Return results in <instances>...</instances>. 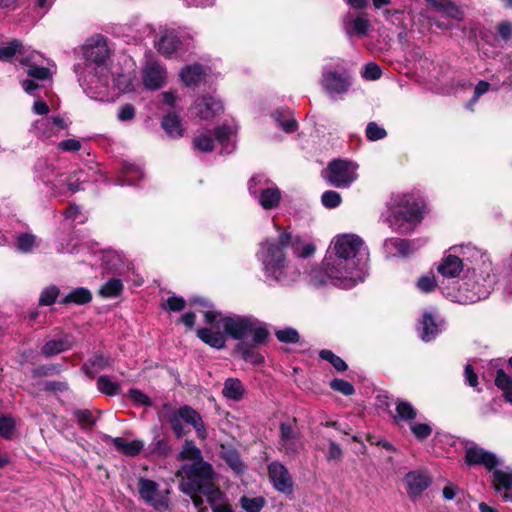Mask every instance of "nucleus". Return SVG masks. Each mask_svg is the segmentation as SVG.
Masks as SVG:
<instances>
[{
	"mask_svg": "<svg viewBox=\"0 0 512 512\" xmlns=\"http://www.w3.org/2000/svg\"><path fill=\"white\" fill-rule=\"evenodd\" d=\"M330 387L333 390H335L345 396H350V395L354 394V392H355L353 385L351 383H349L348 381L342 380V379L332 380L330 382Z\"/></svg>",
	"mask_w": 512,
	"mask_h": 512,
	"instance_id": "nucleus-52",
	"label": "nucleus"
},
{
	"mask_svg": "<svg viewBox=\"0 0 512 512\" xmlns=\"http://www.w3.org/2000/svg\"><path fill=\"white\" fill-rule=\"evenodd\" d=\"M421 326V338L425 342L434 339L436 335L441 331V322H438L436 318H434L430 313H425L423 315Z\"/></svg>",
	"mask_w": 512,
	"mask_h": 512,
	"instance_id": "nucleus-27",
	"label": "nucleus"
},
{
	"mask_svg": "<svg viewBox=\"0 0 512 512\" xmlns=\"http://www.w3.org/2000/svg\"><path fill=\"white\" fill-rule=\"evenodd\" d=\"M37 246L36 237L32 234H21L17 237L16 247L22 253H29Z\"/></svg>",
	"mask_w": 512,
	"mask_h": 512,
	"instance_id": "nucleus-46",
	"label": "nucleus"
},
{
	"mask_svg": "<svg viewBox=\"0 0 512 512\" xmlns=\"http://www.w3.org/2000/svg\"><path fill=\"white\" fill-rule=\"evenodd\" d=\"M469 244H467L468 246ZM466 247V245L453 246L449 249L450 253L445 255L441 263L438 266V272L447 278H455L460 275L464 268V262L466 265L471 264L467 262L459 251L455 252V248Z\"/></svg>",
	"mask_w": 512,
	"mask_h": 512,
	"instance_id": "nucleus-15",
	"label": "nucleus"
},
{
	"mask_svg": "<svg viewBox=\"0 0 512 512\" xmlns=\"http://www.w3.org/2000/svg\"><path fill=\"white\" fill-rule=\"evenodd\" d=\"M404 482L408 495L411 498L419 497L431 484L428 473L424 470H415L406 474Z\"/></svg>",
	"mask_w": 512,
	"mask_h": 512,
	"instance_id": "nucleus-18",
	"label": "nucleus"
},
{
	"mask_svg": "<svg viewBox=\"0 0 512 512\" xmlns=\"http://www.w3.org/2000/svg\"><path fill=\"white\" fill-rule=\"evenodd\" d=\"M73 415L77 419L82 429H90L96 423V419L90 410L77 409L73 412Z\"/></svg>",
	"mask_w": 512,
	"mask_h": 512,
	"instance_id": "nucleus-43",
	"label": "nucleus"
},
{
	"mask_svg": "<svg viewBox=\"0 0 512 512\" xmlns=\"http://www.w3.org/2000/svg\"><path fill=\"white\" fill-rule=\"evenodd\" d=\"M92 299L91 292L84 287H78L70 291L62 300L63 304L83 305L89 303Z\"/></svg>",
	"mask_w": 512,
	"mask_h": 512,
	"instance_id": "nucleus-37",
	"label": "nucleus"
},
{
	"mask_svg": "<svg viewBox=\"0 0 512 512\" xmlns=\"http://www.w3.org/2000/svg\"><path fill=\"white\" fill-rule=\"evenodd\" d=\"M358 165L345 160H333L325 171L326 180L334 187L346 188L357 179Z\"/></svg>",
	"mask_w": 512,
	"mask_h": 512,
	"instance_id": "nucleus-10",
	"label": "nucleus"
},
{
	"mask_svg": "<svg viewBox=\"0 0 512 512\" xmlns=\"http://www.w3.org/2000/svg\"><path fill=\"white\" fill-rule=\"evenodd\" d=\"M185 307V300L181 297L171 296L163 304V308L170 311H181Z\"/></svg>",
	"mask_w": 512,
	"mask_h": 512,
	"instance_id": "nucleus-62",
	"label": "nucleus"
},
{
	"mask_svg": "<svg viewBox=\"0 0 512 512\" xmlns=\"http://www.w3.org/2000/svg\"><path fill=\"white\" fill-rule=\"evenodd\" d=\"M68 124L59 116L41 118L34 122L33 129L36 135L51 138L59 131L66 129Z\"/></svg>",
	"mask_w": 512,
	"mask_h": 512,
	"instance_id": "nucleus-21",
	"label": "nucleus"
},
{
	"mask_svg": "<svg viewBox=\"0 0 512 512\" xmlns=\"http://www.w3.org/2000/svg\"><path fill=\"white\" fill-rule=\"evenodd\" d=\"M203 313L205 322L211 327L199 328L197 336L205 344L215 349H223L226 338L243 341L252 336L255 345H263L269 338V331L265 324L250 315L231 314L222 316L220 312L212 309L199 310Z\"/></svg>",
	"mask_w": 512,
	"mask_h": 512,
	"instance_id": "nucleus-3",
	"label": "nucleus"
},
{
	"mask_svg": "<svg viewBox=\"0 0 512 512\" xmlns=\"http://www.w3.org/2000/svg\"><path fill=\"white\" fill-rule=\"evenodd\" d=\"M108 53L107 43L102 36H98L96 39L92 40V42L85 45V70L89 74L95 72L91 80H88L86 75H80L78 78L81 86L87 93H89V90L98 89L107 85V68L104 66V62L108 57Z\"/></svg>",
	"mask_w": 512,
	"mask_h": 512,
	"instance_id": "nucleus-7",
	"label": "nucleus"
},
{
	"mask_svg": "<svg viewBox=\"0 0 512 512\" xmlns=\"http://www.w3.org/2000/svg\"><path fill=\"white\" fill-rule=\"evenodd\" d=\"M241 507L247 512H260L264 506V499L262 497L249 498L246 496L240 499Z\"/></svg>",
	"mask_w": 512,
	"mask_h": 512,
	"instance_id": "nucleus-48",
	"label": "nucleus"
},
{
	"mask_svg": "<svg viewBox=\"0 0 512 512\" xmlns=\"http://www.w3.org/2000/svg\"><path fill=\"white\" fill-rule=\"evenodd\" d=\"M495 385L505 391V399L512 403V377L507 375L503 370H498Z\"/></svg>",
	"mask_w": 512,
	"mask_h": 512,
	"instance_id": "nucleus-40",
	"label": "nucleus"
},
{
	"mask_svg": "<svg viewBox=\"0 0 512 512\" xmlns=\"http://www.w3.org/2000/svg\"><path fill=\"white\" fill-rule=\"evenodd\" d=\"M59 288L56 286H50L45 288L39 298V304L41 306H49L55 302L59 295Z\"/></svg>",
	"mask_w": 512,
	"mask_h": 512,
	"instance_id": "nucleus-50",
	"label": "nucleus"
},
{
	"mask_svg": "<svg viewBox=\"0 0 512 512\" xmlns=\"http://www.w3.org/2000/svg\"><path fill=\"white\" fill-rule=\"evenodd\" d=\"M368 250L355 234L336 236L323 260L322 267L313 268L309 282L316 287L332 284L350 289L363 282L368 271Z\"/></svg>",
	"mask_w": 512,
	"mask_h": 512,
	"instance_id": "nucleus-1",
	"label": "nucleus"
},
{
	"mask_svg": "<svg viewBox=\"0 0 512 512\" xmlns=\"http://www.w3.org/2000/svg\"><path fill=\"white\" fill-rule=\"evenodd\" d=\"M268 476L275 490L285 495L293 492V479L287 467L280 461H273L268 465Z\"/></svg>",
	"mask_w": 512,
	"mask_h": 512,
	"instance_id": "nucleus-14",
	"label": "nucleus"
},
{
	"mask_svg": "<svg viewBox=\"0 0 512 512\" xmlns=\"http://www.w3.org/2000/svg\"><path fill=\"white\" fill-rule=\"evenodd\" d=\"M161 417L165 419L177 438L186 434L182 422L191 425L200 439L207 437V430L200 414L188 405L174 408L168 404L164 405Z\"/></svg>",
	"mask_w": 512,
	"mask_h": 512,
	"instance_id": "nucleus-9",
	"label": "nucleus"
},
{
	"mask_svg": "<svg viewBox=\"0 0 512 512\" xmlns=\"http://www.w3.org/2000/svg\"><path fill=\"white\" fill-rule=\"evenodd\" d=\"M417 416L416 409L412 406L411 403L407 401H398L396 404V416L395 420L397 421H413Z\"/></svg>",
	"mask_w": 512,
	"mask_h": 512,
	"instance_id": "nucleus-39",
	"label": "nucleus"
},
{
	"mask_svg": "<svg viewBox=\"0 0 512 512\" xmlns=\"http://www.w3.org/2000/svg\"><path fill=\"white\" fill-rule=\"evenodd\" d=\"M75 339L72 335L65 334L59 339L48 340L41 348L43 355L50 357L67 351L73 347Z\"/></svg>",
	"mask_w": 512,
	"mask_h": 512,
	"instance_id": "nucleus-23",
	"label": "nucleus"
},
{
	"mask_svg": "<svg viewBox=\"0 0 512 512\" xmlns=\"http://www.w3.org/2000/svg\"><path fill=\"white\" fill-rule=\"evenodd\" d=\"M202 494L207 497L212 512H234L231 505L224 500L223 494L212 481L204 484L199 488L198 495Z\"/></svg>",
	"mask_w": 512,
	"mask_h": 512,
	"instance_id": "nucleus-17",
	"label": "nucleus"
},
{
	"mask_svg": "<svg viewBox=\"0 0 512 512\" xmlns=\"http://www.w3.org/2000/svg\"><path fill=\"white\" fill-rule=\"evenodd\" d=\"M410 428L414 436L419 440L427 438L432 432L431 427L426 423H412Z\"/></svg>",
	"mask_w": 512,
	"mask_h": 512,
	"instance_id": "nucleus-58",
	"label": "nucleus"
},
{
	"mask_svg": "<svg viewBox=\"0 0 512 512\" xmlns=\"http://www.w3.org/2000/svg\"><path fill=\"white\" fill-rule=\"evenodd\" d=\"M52 190L54 194H65L67 192L75 193L80 187L71 181L70 177L61 174L58 175L53 181H51Z\"/></svg>",
	"mask_w": 512,
	"mask_h": 512,
	"instance_id": "nucleus-36",
	"label": "nucleus"
},
{
	"mask_svg": "<svg viewBox=\"0 0 512 512\" xmlns=\"http://www.w3.org/2000/svg\"><path fill=\"white\" fill-rule=\"evenodd\" d=\"M222 458L237 475H240L244 472L245 465L236 450L231 448H223Z\"/></svg>",
	"mask_w": 512,
	"mask_h": 512,
	"instance_id": "nucleus-38",
	"label": "nucleus"
},
{
	"mask_svg": "<svg viewBox=\"0 0 512 512\" xmlns=\"http://www.w3.org/2000/svg\"><path fill=\"white\" fill-rule=\"evenodd\" d=\"M180 76L186 86H196L202 81L204 70L198 64L190 65L181 71Z\"/></svg>",
	"mask_w": 512,
	"mask_h": 512,
	"instance_id": "nucleus-34",
	"label": "nucleus"
},
{
	"mask_svg": "<svg viewBox=\"0 0 512 512\" xmlns=\"http://www.w3.org/2000/svg\"><path fill=\"white\" fill-rule=\"evenodd\" d=\"M386 130L375 122L368 123L366 127V136L370 141H377L385 138Z\"/></svg>",
	"mask_w": 512,
	"mask_h": 512,
	"instance_id": "nucleus-51",
	"label": "nucleus"
},
{
	"mask_svg": "<svg viewBox=\"0 0 512 512\" xmlns=\"http://www.w3.org/2000/svg\"><path fill=\"white\" fill-rule=\"evenodd\" d=\"M180 40L174 32H166L157 43V49L163 55L169 57L178 50Z\"/></svg>",
	"mask_w": 512,
	"mask_h": 512,
	"instance_id": "nucleus-32",
	"label": "nucleus"
},
{
	"mask_svg": "<svg viewBox=\"0 0 512 512\" xmlns=\"http://www.w3.org/2000/svg\"><path fill=\"white\" fill-rule=\"evenodd\" d=\"M303 449L304 443L301 440L300 433L294 430L290 425L282 423L280 425L278 450L285 456L294 459Z\"/></svg>",
	"mask_w": 512,
	"mask_h": 512,
	"instance_id": "nucleus-13",
	"label": "nucleus"
},
{
	"mask_svg": "<svg viewBox=\"0 0 512 512\" xmlns=\"http://www.w3.org/2000/svg\"><path fill=\"white\" fill-rule=\"evenodd\" d=\"M255 344H249L246 342H240L236 350L240 353L242 359L253 365H259L263 363L264 357L255 349Z\"/></svg>",
	"mask_w": 512,
	"mask_h": 512,
	"instance_id": "nucleus-33",
	"label": "nucleus"
},
{
	"mask_svg": "<svg viewBox=\"0 0 512 512\" xmlns=\"http://www.w3.org/2000/svg\"><path fill=\"white\" fill-rule=\"evenodd\" d=\"M193 113L202 120H210L223 111L220 100L214 97H200L192 106Z\"/></svg>",
	"mask_w": 512,
	"mask_h": 512,
	"instance_id": "nucleus-19",
	"label": "nucleus"
},
{
	"mask_svg": "<svg viewBox=\"0 0 512 512\" xmlns=\"http://www.w3.org/2000/svg\"><path fill=\"white\" fill-rule=\"evenodd\" d=\"M134 116H135V108L133 107V105H131L129 103L122 105L119 108V111L117 114V118L120 121L132 120L134 118Z\"/></svg>",
	"mask_w": 512,
	"mask_h": 512,
	"instance_id": "nucleus-63",
	"label": "nucleus"
},
{
	"mask_svg": "<svg viewBox=\"0 0 512 512\" xmlns=\"http://www.w3.org/2000/svg\"><path fill=\"white\" fill-rule=\"evenodd\" d=\"M59 149L66 152H76L81 149L80 141L76 139L63 140L58 145Z\"/></svg>",
	"mask_w": 512,
	"mask_h": 512,
	"instance_id": "nucleus-64",
	"label": "nucleus"
},
{
	"mask_svg": "<svg viewBox=\"0 0 512 512\" xmlns=\"http://www.w3.org/2000/svg\"><path fill=\"white\" fill-rule=\"evenodd\" d=\"M276 337L280 342L296 343L299 341V334L293 328H285L276 332Z\"/></svg>",
	"mask_w": 512,
	"mask_h": 512,
	"instance_id": "nucleus-54",
	"label": "nucleus"
},
{
	"mask_svg": "<svg viewBox=\"0 0 512 512\" xmlns=\"http://www.w3.org/2000/svg\"><path fill=\"white\" fill-rule=\"evenodd\" d=\"M455 252L471 264L469 274L462 281H454L452 287H441L443 295L459 304H473L486 299L494 288L496 275L492 261L486 251L476 246L455 248Z\"/></svg>",
	"mask_w": 512,
	"mask_h": 512,
	"instance_id": "nucleus-2",
	"label": "nucleus"
},
{
	"mask_svg": "<svg viewBox=\"0 0 512 512\" xmlns=\"http://www.w3.org/2000/svg\"><path fill=\"white\" fill-rule=\"evenodd\" d=\"M179 459L192 461L191 464H184L177 474L181 477L179 488L183 493L191 497L196 508H200L203 504V499L198 495V490L202 485L213 481V468L202 459L200 449L189 440L184 442Z\"/></svg>",
	"mask_w": 512,
	"mask_h": 512,
	"instance_id": "nucleus-5",
	"label": "nucleus"
},
{
	"mask_svg": "<svg viewBox=\"0 0 512 512\" xmlns=\"http://www.w3.org/2000/svg\"><path fill=\"white\" fill-rule=\"evenodd\" d=\"M111 440L119 452L128 456L138 455L144 447V443L141 440L128 441L122 437L112 438Z\"/></svg>",
	"mask_w": 512,
	"mask_h": 512,
	"instance_id": "nucleus-28",
	"label": "nucleus"
},
{
	"mask_svg": "<svg viewBox=\"0 0 512 512\" xmlns=\"http://www.w3.org/2000/svg\"><path fill=\"white\" fill-rule=\"evenodd\" d=\"M162 128L171 138H178L183 135V127L181 120L175 113H168L161 122Z\"/></svg>",
	"mask_w": 512,
	"mask_h": 512,
	"instance_id": "nucleus-31",
	"label": "nucleus"
},
{
	"mask_svg": "<svg viewBox=\"0 0 512 512\" xmlns=\"http://www.w3.org/2000/svg\"><path fill=\"white\" fill-rule=\"evenodd\" d=\"M29 53L20 41L13 40L8 45L0 47V61H7L16 55L21 59Z\"/></svg>",
	"mask_w": 512,
	"mask_h": 512,
	"instance_id": "nucleus-35",
	"label": "nucleus"
},
{
	"mask_svg": "<svg viewBox=\"0 0 512 512\" xmlns=\"http://www.w3.org/2000/svg\"><path fill=\"white\" fill-rule=\"evenodd\" d=\"M134 176L141 178L143 176L141 169L133 164L127 165L124 167L123 177L118 179L117 184L120 186L133 185L136 183L134 180Z\"/></svg>",
	"mask_w": 512,
	"mask_h": 512,
	"instance_id": "nucleus-42",
	"label": "nucleus"
},
{
	"mask_svg": "<svg viewBox=\"0 0 512 512\" xmlns=\"http://www.w3.org/2000/svg\"><path fill=\"white\" fill-rule=\"evenodd\" d=\"M142 78L146 88L159 89L165 84L166 71L158 62L148 61L143 69Z\"/></svg>",
	"mask_w": 512,
	"mask_h": 512,
	"instance_id": "nucleus-20",
	"label": "nucleus"
},
{
	"mask_svg": "<svg viewBox=\"0 0 512 512\" xmlns=\"http://www.w3.org/2000/svg\"><path fill=\"white\" fill-rule=\"evenodd\" d=\"M272 184L273 183L264 175H255L250 179L248 189L251 195L257 196L263 188L269 187Z\"/></svg>",
	"mask_w": 512,
	"mask_h": 512,
	"instance_id": "nucleus-47",
	"label": "nucleus"
},
{
	"mask_svg": "<svg viewBox=\"0 0 512 512\" xmlns=\"http://www.w3.org/2000/svg\"><path fill=\"white\" fill-rule=\"evenodd\" d=\"M195 149L201 152H210L214 148L213 139L205 133H200L193 140Z\"/></svg>",
	"mask_w": 512,
	"mask_h": 512,
	"instance_id": "nucleus-49",
	"label": "nucleus"
},
{
	"mask_svg": "<svg viewBox=\"0 0 512 512\" xmlns=\"http://www.w3.org/2000/svg\"><path fill=\"white\" fill-rule=\"evenodd\" d=\"M436 285L437 283L433 275H424L417 281V288L424 293L433 291Z\"/></svg>",
	"mask_w": 512,
	"mask_h": 512,
	"instance_id": "nucleus-57",
	"label": "nucleus"
},
{
	"mask_svg": "<svg viewBox=\"0 0 512 512\" xmlns=\"http://www.w3.org/2000/svg\"><path fill=\"white\" fill-rule=\"evenodd\" d=\"M343 28L345 33L349 36L364 37L370 30L371 24L368 15L365 13L352 14L347 13L343 18Z\"/></svg>",
	"mask_w": 512,
	"mask_h": 512,
	"instance_id": "nucleus-16",
	"label": "nucleus"
},
{
	"mask_svg": "<svg viewBox=\"0 0 512 512\" xmlns=\"http://www.w3.org/2000/svg\"><path fill=\"white\" fill-rule=\"evenodd\" d=\"M434 12L442 13L452 19L461 20L463 13L459 7L449 0H427Z\"/></svg>",
	"mask_w": 512,
	"mask_h": 512,
	"instance_id": "nucleus-26",
	"label": "nucleus"
},
{
	"mask_svg": "<svg viewBox=\"0 0 512 512\" xmlns=\"http://www.w3.org/2000/svg\"><path fill=\"white\" fill-rule=\"evenodd\" d=\"M123 289V284L119 279H110L100 289V294L103 297H116Z\"/></svg>",
	"mask_w": 512,
	"mask_h": 512,
	"instance_id": "nucleus-45",
	"label": "nucleus"
},
{
	"mask_svg": "<svg viewBox=\"0 0 512 512\" xmlns=\"http://www.w3.org/2000/svg\"><path fill=\"white\" fill-rule=\"evenodd\" d=\"M465 462L469 466L481 465L492 472V484L506 502H512V468L501 467V460L492 452L475 443L465 447Z\"/></svg>",
	"mask_w": 512,
	"mask_h": 512,
	"instance_id": "nucleus-6",
	"label": "nucleus"
},
{
	"mask_svg": "<svg viewBox=\"0 0 512 512\" xmlns=\"http://www.w3.org/2000/svg\"><path fill=\"white\" fill-rule=\"evenodd\" d=\"M15 428V421L8 416L0 417V435L4 438H11Z\"/></svg>",
	"mask_w": 512,
	"mask_h": 512,
	"instance_id": "nucleus-56",
	"label": "nucleus"
},
{
	"mask_svg": "<svg viewBox=\"0 0 512 512\" xmlns=\"http://www.w3.org/2000/svg\"><path fill=\"white\" fill-rule=\"evenodd\" d=\"M383 249L387 257H405L413 251L411 241L399 238H389L385 240Z\"/></svg>",
	"mask_w": 512,
	"mask_h": 512,
	"instance_id": "nucleus-24",
	"label": "nucleus"
},
{
	"mask_svg": "<svg viewBox=\"0 0 512 512\" xmlns=\"http://www.w3.org/2000/svg\"><path fill=\"white\" fill-rule=\"evenodd\" d=\"M224 397L233 401H240L245 395V388L238 378H228L222 390Z\"/></svg>",
	"mask_w": 512,
	"mask_h": 512,
	"instance_id": "nucleus-29",
	"label": "nucleus"
},
{
	"mask_svg": "<svg viewBox=\"0 0 512 512\" xmlns=\"http://www.w3.org/2000/svg\"><path fill=\"white\" fill-rule=\"evenodd\" d=\"M389 226L398 233H408L421 220V211L414 197L409 194L394 195L388 203Z\"/></svg>",
	"mask_w": 512,
	"mask_h": 512,
	"instance_id": "nucleus-8",
	"label": "nucleus"
},
{
	"mask_svg": "<svg viewBox=\"0 0 512 512\" xmlns=\"http://www.w3.org/2000/svg\"><path fill=\"white\" fill-rule=\"evenodd\" d=\"M138 491L141 499L156 510H165L169 506V491L161 490L153 480L140 478Z\"/></svg>",
	"mask_w": 512,
	"mask_h": 512,
	"instance_id": "nucleus-12",
	"label": "nucleus"
},
{
	"mask_svg": "<svg viewBox=\"0 0 512 512\" xmlns=\"http://www.w3.org/2000/svg\"><path fill=\"white\" fill-rule=\"evenodd\" d=\"M291 246L298 258L305 259L315 252L313 243H303L299 236H293L289 231L283 230L278 237V243L266 240L261 243L257 253L263 265L264 275L269 282L289 285L300 278V271L296 265L287 261L283 249Z\"/></svg>",
	"mask_w": 512,
	"mask_h": 512,
	"instance_id": "nucleus-4",
	"label": "nucleus"
},
{
	"mask_svg": "<svg viewBox=\"0 0 512 512\" xmlns=\"http://www.w3.org/2000/svg\"><path fill=\"white\" fill-rule=\"evenodd\" d=\"M39 58H41V55L35 51H32L28 54V56H25L19 60L22 64L28 66L27 74L31 78L37 80L50 79L52 72L48 68L38 65L40 63Z\"/></svg>",
	"mask_w": 512,
	"mask_h": 512,
	"instance_id": "nucleus-22",
	"label": "nucleus"
},
{
	"mask_svg": "<svg viewBox=\"0 0 512 512\" xmlns=\"http://www.w3.org/2000/svg\"><path fill=\"white\" fill-rule=\"evenodd\" d=\"M320 84L330 97H336L347 93L352 85L351 76L346 73H340L329 66L322 69Z\"/></svg>",
	"mask_w": 512,
	"mask_h": 512,
	"instance_id": "nucleus-11",
	"label": "nucleus"
},
{
	"mask_svg": "<svg viewBox=\"0 0 512 512\" xmlns=\"http://www.w3.org/2000/svg\"><path fill=\"white\" fill-rule=\"evenodd\" d=\"M129 398L137 405L150 406L151 401L149 397L138 389H130L128 392Z\"/></svg>",
	"mask_w": 512,
	"mask_h": 512,
	"instance_id": "nucleus-61",
	"label": "nucleus"
},
{
	"mask_svg": "<svg viewBox=\"0 0 512 512\" xmlns=\"http://www.w3.org/2000/svg\"><path fill=\"white\" fill-rule=\"evenodd\" d=\"M321 202L326 208H335L341 203V196L335 191H326L322 194Z\"/></svg>",
	"mask_w": 512,
	"mask_h": 512,
	"instance_id": "nucleus-55",
	"label": "nucleus"
},
{
	"mask_svg": "<svg viewBox=\"0 0 512 512\" xmlns=\"http://www.w3.org/2000/svg\"><path fill=\"white\" fill-rule=\"evenodd\" d=\"M97 388L98 390L107 395V396H115L120 391V386L118 383L113 382L108 376L102 375L97 379Z\"/></svg>",
	"mask_w": 512,
	"mask_h": 512,
	"instance_id": "nucleus-41",
	"label": "nucleus"
},
{
	"mask_svg": "<svg viewBox=\"0 0 512 512\" xmlns=\"http://www.w3.org/2000/svg\"><path fill=\"white\" fill-rule=\"evenodd\" d=\"M274 116L275 120L285 132L291 133L297 129V122L294 118L284 119V115L280 112H277Z\"/></svg>",
	"mask_w": 512,
	"mask_h": 512,
	"instance_id": "nucleus-59",
	"label": "nucleus"
},
{
	"mask_svg": "<svg viewBox=\"0 0 512 512\" xmlns=\"http://www.w3.org/2000/svg\"><path fill=\"white\" fill-rule=\"evenodd\" d=\"M328 461H341L343 458V450L338 443L329 440V448L326 455Z\"/></svg>",
	"mask_w": 512,
	"mask_h": 512,
	"instance_id": "nucleus-60",
	"label": "nucleus"
},
{
	"mask_svg": "<svg viewBox=\"0 0 512 512\" xmlns=\"http://www.w3.org/2000/svg\"><path fill=\"white\" fill-rule=\"evenodd\" d=\"M234 135L235 130L228 125H222L216 129V139L221 144L223 153L229 154L234 150Z\"/></svg>",
	"mask_w": 512,
	"mask_h": 512,
	"instance_id": "nucleus-30",
	"label": "nucleus"
},
{
	"mask_svg": "<svg viewBox=\"0 0 512 512\" xmlns=\"http://www.w3.org/2000/svg\"><path fill=\"white\" fill-rule=\"evenodd\" d=\"M382 75V70L379 65L374 62H369L365 65L362 71V77L365 80L375 81L378 80Z\"/></svg>",
	"mask_w": 512,
	"mask_h": 512,
	"instance_id": "nucleus-53",
	"label": "nucleus"
},
{
	"mask_svg": "<svg viewBox=\"0 0 512 512\" xmlns=\"http://www.w3.org/2000/svg\"><path fill=\"white\" fill-rule=\"evenodd\" d=\"M319 356L321 359L328 361L337 371L343 372L347 370L348 366L345 363L343 359H341L339 356L335 355L330 350H321L319 352Z\"/></svg>",
	"mask_w": 512,
	"mask_h": 512,
	"instance_id": "nucleus-44",
	"label": "nucleus"
},
{
	"mask_svg": "<svg viewBox=\"0 0 512 512\" xmlns=\"http://www.w3.org/2000/svg\"><path fill=\"white\" fill-rule=\"evenodd\" d=\"M259 204L266 210L276 208L281 200V191L279 188L272 184L269 187H265L256 196Z\"/></svg>",
	"mask_w": 512,
	"mask_h": 512,
	"instance_id": "nucleus-25",
	"label": "nucleus"
}]
</instances>
